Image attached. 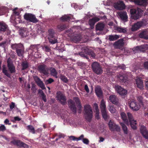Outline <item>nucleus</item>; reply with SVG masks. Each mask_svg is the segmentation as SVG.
I'll list each match as a JSON object with an SVG mask.
<instances>
[{"label":"nucleus","instance_id":"obj_1","mask_svg":"<svg viewBox=\"0 0 148 148\" xmlns=\"http://www.w3.org/2000/svg\"><path fill=\"white\" fill-rule=\"evenodd\" d=\"M85 115L86 119L90 121L92 116V112L91 108L89 105H86L84 106Z\"/></svg>","mask_w":148,"mask_h":148},{"label":"nucleus","instance_id":"obj_2","mask_svg":"<svg viewBox=\"0 0 148 148\" xmlns=\"http://www.w3.org/2000/svg\"><path fill=\"white\" fill-rule=\"evenodd\" d=\"M92 67L93 71L96 74L100 75L102 73L103 70L98 63L94 62L92 64Z\"/></svg>","mask_w":148,"mask_h":148},{"label":"nucleus","instance_id":"obj_3","mask_svg":"<svg viewBox=\"0 0 148 148\" xmlns=\"http://www.w3.org/2000/svg\"><path fill=\"white\" fill-rule=\"evenodd\" d=\"M100 108L103 117L105 120H106L108 118V115L106 110L105 102L103 99L101 101Z\"/></svg>","mask_w":148,"mask_h":148},{"label":"nucleus","instance_id":"obj_4","mask_svg":"<svg viewBox=\"0 0 148 148\" xmlns=\"http://www.w3.org/2000/svg\"><path fill=\"white\" fill-rule=\"evenodd\" d=\"M141 10L138 9L137 10L135 9H131L130 10L132 17L133 19H137L139 18L141 16Z\"/></svg>","mask_w":148,"mask_h":148},{"label":"nucleus","instance_id":"obj_5","mask_svg":"<svg viewBox=\"0 0 148 148\" xmlns=\"http://www.w3.org/2000/svg\"><path fill=\"white\" fill-rule=\"evenodd\" d=\"M127 114L131 127L133 129H136V121L134 119L130 113L128 112Z\"/></svg>","mask_w":148,"mask_h":148},{"label":"nucleus","instance_id":"obj_6","mask_svg":"<svg viewBox=\"0 0 148 148\" xmlns=\"http://www.w3.org/2000/svg\"><path fill=\"white\" fill-rule=\"evenodd\" d=\"M24 18L27 20L33 23H36L38 21L35 16L30 14H25L24 15Z\"/></svg>","mask_w":148,"mask_h":148},{"label":"nucleus","instance_id":"obj_7","mask_svg":"<svg viewBox=\"0 0 148 148\" xmlns=\"http://www.w3.org/2000/svg\"><path fill=\"white\" fill-rule=\"evenodd\" d=\"M129 103L130 108L133 110H138L140 108V106L139 104L135 101L132 100Z\"/></svg>","mask_w":148,"mask_h":148},{"label":"nucleus","instance_id":"obj_8","mask_svg":"<svg viewBox=\"0 0 148 148\" xmlns=\"http://www.w3.org/2000/svg\"><path fill=\"white\" fill-rule=\"evenodd\" d=\"M57 97L58 100L61 102V103L64 105L66 102V97L64 95L60 92H58L57 93Z\"/></svg>","mask_w":148,"mask_h":148},{"label":"nucleus","instance_id":"obj_9","mask_svg":"<svg viewBox=\"0 0 148 148\" xmlns=\"http://www.w3.org/2000/svg\"><path fill=\"white\" fill-rule=\"evenodd\" d=\"M113 6L116 9L119 10H123L125 8V4L122 1H119L114 3Z\"/></svg>","mask_w":148,"mask_h":148},{"label":"nucleus","instance_id":"obj_10","mask_svg":"<svg viewBox=\"0 0 148 148\" xmlns=\"http://www.w3.org/2000/svg\"><path fill=\"white\" fill-rule=\"evenodd\" d=\"M38 70L40 73L45 75H47L49 74V68L45 65H40L38 66Z\"/></svg>","mask_w":148,"mask_h":148},{"label":"nucleus","instance_id":"obj_11","mask_svg":"<svg viewBox=\"0 0 148 148\" xmlns=\"http://www.w3.org/2000/svg\"><path fill=\"white\" fill-rule=\"evenodd\" d=\"M115 89L117 92L121 95H124L127 93V90L119 86H116Z\"/></svg>","mask_w":148,"mask_h":148},{"label":"nucleus","instance_id":"obj_12","mask_svg":"<svg viewBox=\"0 0 148 148\" xmlns=\"http://www.w3.org/2000/svg\"><path fill=\"white\" fill-rule=\"evenodd\" d=\"M124 45V42L123 39H120L115 42L113 44L114 47L116 49H121Z\"/></svg>","mask_w":148,"mask_h":148},{"label":"nucleus","instance_id":"obj_13","mask_svg":"<svg viewBox=\"0 0 148 148\" xmlns=\"http://www.w3.org/2000/svg\"><path fill=\"white\" fill-rule=\"evenodd\" d=\"M140 132L143 136L148 140V132L146 127L144 126H141L140 129Z\"/></svg>","mask_w":148,"mask_h":148},{"label":"nucleus","instance_id":"obj_14","mask_svg":"<svg viewBox=\"0 0 148 148\" xmlns=\"http://www.w3.org/2000/svg\"><path fill=\"white\" fill-rule=\"evenodd\" d=\"M12 143L14 145L20 147H23L25 148H28V146L25 143L21 142L19 140H14Z\"/></svg>","mask_w":148,"mask_h":148},{"label":"nucleus","instance_id":"obj_15","mask_svg":"<svg viewBox=\"0 0 148 148\" xmlns=\"http://www.w3.org/2000/svg\"><path fill=\"white\" fill-rule=\"evenodd\" d=\"M8 66L9 69L11 73L15 72V68L12 64V60L10 58H9L7 60Z\"/></svg>","mask_w":148,"mask_h":148},{"label":"nucleus","instance_id":"obj_16","mask_svg":"<svg viewBox=\"0 0 148 148\" xmlns=\"http://www.w3.org/2000/svg\"><path fill=\"white\" fill-rule=\"evenodd\" d=\"M118 15L121 19L124 22L127 21L128 16L126 12L122 11L119 12Z\"/></svg>","mask_w":148,"mask_h":148},{"label":"nucleus","instance_id":"obj_17","mask_svg":"<svg viewBox=\"0 0 148 148\" xmlns=\"http://www.w3.org/2000/svg\"><path fill=\"white\" fill-rule=\"evenodd\" d=\"M19 48L16 50L18 55L20 57H22L24 53V48L22 44H20Z\"/></svg>","mask_w":148,"mask_h":148},{"label":"nucleus","instance_id":"obj_18","mask_svg":"<svg viewBox=\"0 0 148 148\" xmlns=\"http://www.w3.org/2000/svg\"><path fill=\"white\" fill-rule=\"evenodd\" d=\"M99 19L97 17H94L92 19H90L89 20L88 23L89 25L90 26L91 29H92L93 28V26L95 25V23L99 21Z\"/></svg>","mask_w":148,"mask_h":148},{"label":"nucleus","instance_id":"obj_19","mask_svg":"<svg viewBox=\"0 0 148 148\" xmlns=\"http://www.w3.org/2000/svg\"><path fill=\"white\" fill-rule=\"evenodd\" d=\"M136 83L137 87L140 90L143 88V81L140 78H137L136 80Z\"/></svg>","mask_w":148,"mask_h":148},{"label":"nucleus","instance_id":"obj_20","mask_svg":"<svg viewBox=\"0 0 148 148\" xmlns=\"http://www.w3.org/2000/svg\"><path fill=\"white\" fill-rule=\"evenodd\" d=\"M80 55L82 57L86 58L88 60V55L93 58H95V54L92 51L90 52L87 54L86 55H85V54H84L83 53H81L80 54Z\"/></svg>","mask_w":148,"mask_h":148},{"label":"nucleus","instance_id":"obj_21","mask_svg":"<svg viewBox=\"0 0 148 148\" xmlns=\"http://www.w3.org/2000/svg\"><path fill=\"white\" fill-rule=\"evenodd\" d=\"M142 25V22H137L132 26L131 29L133 31L137 30Z\"/></svg>","mask_w":148,"mask_h":148},{"label":"nucleus","instance_id":"obj_22","mask_svg":"<svg viewBox=\"0 0 148 148\" xmlns=\"http://www.w3.org/2000/svg\"><path fill=\"white\" fill-rule=\"evenodd\" d=\"M135 49L138 51L144 52L148 49V45L147 44H145L140 46H137L136 47Z\"/></svg>","mask_w":148,"mask_h":148},{"label":"nucleus","instance_id":"obj_23","mask_svg":"<svg viewBox=\"0 0 148 148\" xmlns=\"http://www.w3.org/2000/svg\"><path fill=\"white\" fill-rule=\"evenodd\" d=\"M68 103L71 109L74 113L76 112V108L74 102L71 99L68 101Z\"/></svg>","mask_w":148,"mask_h":148},{"label":"nucleus","instance_id":"obj_24","mask_svg":"<svg viewBox=\"0 0 148 148\" xmlns=\"http://www.w3.org/2000/svg\"><path fill=\"white\" fill-rule=\"evenodd\" d=\"M131 1L134 2L136 4L144 6L147 2V0H131Z\"/></svg>","mask_w":148,"mask_h":148},{"label":"nucleus","instance_id":"obj_25","mask_svg":"<svg viewBox=\"0 0 148 148\" xmlns=\"http://www.w3.org/2000/svg\"><path fill=\"white\" fill-rule=\"evenodd\" d=\"M20 35L23 37H26L28 35V32L26 28H23L20 30Z\"/></svg>","mask_w":148,"mask_h":148},{"label":"nucleus","instance_id":"obj_26","mask_svg":"<svg viewBox=\"0 0 148 148\" xmlns=\"http://www.w3.org/2000/svg\"><path fill=\"white\" fill-rule=\"evenodd\" d=\"M93 107L95 109V117L97 119H98L99 118V112L97 104L96 103H95L94 104Z\"/></svg>","mask_w":148,"mask_h":148},{"label":"nucleus","instance_id":"obj_27","mask_svg":"<svg viewBox=\"0 0 148 148\" xmlns=\"http://www.w3.org/2000/svg\"><path fill=\"white\" fill-rule=\"evenodd\" d=\"M115 29L120 33H125L127 31L126 28L123 27L119 26H116L115 27Z\"/></svg>","mask_w":148,"mask_h":148},{"label":"nucleus","instance_id":"obj_28","mask_svg":"<svg viewBox=\"0 0 148 148\" xmlns=\"http://www.w3.org/2000/svg\"><path fill=\"white\" fill-rule=\"evenodd\" d=\"M109 100L113 104H117L118 99L115 95H111L109 97Z\"/></svg>","mask_w":148,"mask_h":148},{"label":"nucleus","instance_id":"obj_29","mask_svg":"<svg viewBox=\"0 0 148 148\" xmlns=\"http://www.w3.org/2000/svg\"><path fill=\"white\" fill-rule=\"evenodd\" d=\"M96 95L99 97H101L102 95V92L99 86H97L95 89Z\"/></svg>","mask_w":148,"mask_h":148},{"label":"nucleus","instance_id":"obj_30","mask_svg":"<svg viewBox=\"0 0 148 148\" xmlns=\"http://www.w3.org/2000/svg\"><path fill=\"white\" fill-rule=\"evenodd\" d=\"M7 25L4 22H0V31L4 32L7 29Z\"/></svg>","mask_w":148,"mask_h":148},{"label":"nucleus","instance_id":"obj_31","mask_svg":"<svg viewBox=\"0 0 148 148\" xmlns=\"http://www.w3.org/2000/svg\"><path fill=\"white\" fill-rule=\"evenodd\" d=\"M82 38L80 35H75L73 37H72L71 38L75 42H77L79 41Z\"/></svg>","mask_w":148,"mask_h":148},{"label":"nucleus","instance_id":"obj_32","mask_svg":"<svg viewBox=\"0 0 148 148\" xmlns=\"http://www.w3.org/2000/svg\"><path fill=\"white\" fill-rule=\"evenodd\" d=\"M121 117L124 122L127 125H129V122L126 115L124 112H122L121 113Z\"/></svg>","mask_w":148,"mask_h":148},{"label":"nucleus","instance_id":"obj_33","mask_svg":"<svg viewBox=\"0 0 148 148\" xmlns=\"http://www.w3.org/2000/svg\"><path fill=\"white\" fill-rule=\"evenodd\" d=\"M40 47L39 45H32L30 47V49L35 52L38 51V49Z\"/></svg>","mask_w":148,"mask_h":148},{"label":"nucleus","instance_id":"obj_34","mask_svg":"<svg viewBox=\"0 0 148 148\" xmlns=\"http://www.w3.org/2000/svg\"><path fill=\"white\" fill-rule=\"evenodd\" d=\"M104 27V25L102 23H99L96 26V29L97 30L99 31L102 30Z\"/></svg>","mask_w":148,"mask_h":148},{"label":"nucleus","instance_id":"obj_35","mask_svg":"<svg viewBox=\"0 0 148 148\" xmlns=\"http://www.w3.org/2000/svg\"><path fill=\"white\" fill-rule=\"evenodd\" d=\"M118 77L121 81L124 82L125 83L126 82L127 79V76L125 75H120L118 76Z\"/></svg>","mask_w":148,"mask_h":148},{"label":"nucleus","instance_id":"obj_36","mask_svg":"<svg viewBox=\"0 0 148 148\" xmlns=\"http://www.w3.org/2000/svg\"><path fill=\"white\" fill-rule=\"evenodd\" d=\"M74 100L76 102V103L77 104H78V108H79V110L78 112L80 113L81 112V108L82 107V106L80 103V101L79 98L78 97L74 98Z\"/></svg>","mask_w":148,"mask_h":148},{"label":"nucleus","instance_id":"obj_37","mask_svg":"<svg viewBox=\"0 0 148 148\" xmlns=\"http://www.w3.org/2000/svg\"><path fill=\"white\" fill-rule=\"evenodd\" d=\"M50 71L51 75L56 78H57L58 73L56 70L54 68H51L50 69Z\"/></svg>","mask_w":148,"mask_h":148},{"label":"nucleus","instance_id":"obj_38","mask_svg":"<svg viewBox=\"0 0 148 148\" xmlns=\"http://www.w3.org/2000/svg\"><path fill=\"white\" fill-rule=\"evenodd\" d=\"M120 124L122 126L124 133L125 134H127L128 132V130L127 126L123 123H120Z\"/></svg>","mask_w":148,"mask_h":148},{"label":"nucleus","instance_id":"obj_39","mask_svg":"<svg viewBox=\"0 0 148 148\" xmlns=\"http://www.w3.org/2000/svg\"><path fill=\"white\" fill-rule=\"evenodd\" d=\"M119 37V36L116 35H111L109 36V39L110 41H114L118 39Z\"/></svg>","mask_w":148,"mask_h":148},{"label":"nucleus","instance_id":"obj_40","mask_svg":"<svg viewBox=\"0 0 148 148\" xmlns=\"http://www.w3.org/2000/svg\"><path fill=\"white\" fill-rule=\"evenodd\" d=\"M71 18L70 16L68 15H65L62 16L60 18V20L62 21H67Z\"/></svg>","mask_w":148,"mask_h":148},{"label":"nucleus","instance_id":"obj_41","mask_svg":"<svg viewBox=\"0 0 148 148\" xmlns=\"http://www.w3.org/2000/svg\"><path fill=\"white\" fill-rule=\"evenodd\" d=\"M49 42L51 43L54 44L57 42V39L56 38L53 37H48Z\"/></svg>","mask_w":148,"mask_h":148},{"label":"nucleus","instance_id":"obj_42","mask_svg":"<svg viewBox=\"0 0 148 148\" xmlns=\"http://www.w3.org/2000/svg\"><path fill=\"white\" fill-rule=\"evenodd\" d=\"M2 71L5 75L8 77H10V75L8 72V71L6 69L5 66H3Z\"/></svg>","mask_w":148,"mask_h":148},{"label":"nucleus","instance_id":"obj_43","mask_svg":"<svg viewBox=\"0 0 148 148\" xmlns=\"http://www.w3.org/2000/svg\"><path fill=\"white\" fill-rule=\"evenodd\" d=\"M27 127V130L30 132H31L33 134L35 133L34 128L33 126L32 125H28Z\"/></svg>","mask_w":148,"mask_h":148},{"label":"nucleus","instance_id":"obj_44","mask_svg":"<svg viewBox=\"0 0 148 148\" xmlns=\"http://www.w3.org/2000/svg\"><path fill=\"white\" fill-rule=\"evenodd\" d=\"M21 65L22 67V70H24L26 69L28 66V63L26 62H23L21 64Z\"/></svg>","mask_w":148,"mask_h":148},{"label":"nucleus","instance_id":"obj_45","mask_svg":"<svg viewBox=\"0 0 148 148\" xmlns=\"http://www.w3.org/2000/svg\"><path fill=\"white\" fill-rule=\"evenodd\" d=\"M48 32L49 33L48 37H54V32L53 29H49L48 31Z\"/></svg>","mask_w":148,"mask_h":148},{"label":"nucleus","instance_id":"obj_46","mask_svg":"<svg viewBox=\"0 0 148 148\" xmlns=\"http://www.w3.org/2000/svg\"><path fill=\"white\" fill-rule=\"evenodd\" d=\"M116 124L110 120L109 123L108 125L110 130H113V128Z\"/></svg>","mask_w":148,"mask_h":148},{"label":"nucleus","instance_id":"obj_47","mask_svg":"<svg viewBox=\"0 0 148 148\" xmlns=\"http://www.w3.org/2000/svg\"><path fill=\"white\" fill-rule=\"evenodd\" d=\"M108 110L112 113H115L116 111V109L113 106H110Z\"/></svg>","mask_w":148,"mask_h":148},{"label":"nucleus","instance_id":"obj_48","mask_svg":"<svg viewBox=\"0 0 148 148\" xmlns=\"http://www.w3.org/2000/svg\"><path fill=\"white\" fill-rule=\"evenodd\" d=\"M14 44L11 45V47L13 49H16V50L19 48L20 44Z\"/></svg>","mask_w":148,"mask_h":148},{"label":"nucleus","instance_id":"obj_49","mask_svg":"<svg viewBox=\"0 0 148 148\" xmlns=\"http://www.w3.org/2000/svg\"><path fill=\"white\" fill-rule=\"evenodd\" d=\"M38 85L42 89L44 90L45 89V85L42 82V81H41L38 84Z\"/></svg>","mask_w":148,"mask_h":148},{"label":"nucleus","instance_id":"obj_50","mask_svg":"<svg viewBox=\"0 0 148 148\" xmlns=\"http://www.w3.org/2000/svg\"><path fill=\"white\" fill-rule=\"evenodd\" d=\"M113 128V130H111V131H113L116 130L117 131L119 132V131L120 130L119 127L116 124L114 125V127Z\"/></svg>","mask_w":148,"mask_h":148},{"label":"nucleus","instance_id":"obj_51","mask_svg":"<svg viewBox=\"0 0 148 148\" xmlns=\"http://www.w3.org/2000/svg\"><path fill=\"white\" fill-rule=\"evenodd\" d=\"M61 79L65 82L66 83L68 82V79L66 77L64 76L61 75L60 76Z\"/></svg>","mask_w":148,"mask_h":148},{"label":"nucleus","instance_id":"obj_52","mask_svg":"<svg viewBox=\"0 0 148 148\" xmlns=\"http://www.w3.org/2000/svg\"><path fill=\"white\" fill-rule=\"evenodd\" d=\"M54 82V80L52 78H49L45 81V84H50Z\"/></svg>","mask_w":148,"mask_h":148},{"label":"nucleus","instance_id":"obj_53","mask_svg":"<svg viewBox=\"0 0 148 148\" xmlns=\"http://www.w3.org/2000/svg\"><path fill=\"white\" fill-rule=\"evenodd\" d=\"M45 51L49 52L51 51V49L48 46H45L42 48Z\"/></svg>","mask_w":148,"mask_h":148},{"label":"nucleus","instance_id":"obj_54","mask_svg":"<svg viewBox=\"0 0 148 148\" xmlns=\"http://www.w3.org/2000/svg\"><path fill=\"white\" fill-rule=\"evenodd\" d=\"M34 79L37 84L41 81L40 79L37 76L34 77Z\"/></svg>","mask_w":148,"mask_h":148},{"label":"nucleus","instance_id":"obj_55","mask_svg":"<svg viewBox=\"0 0 148 148\" xmlns=\"http://www.w3.org/2000/svg\"><path fill=\"white\" fill-rule=\"evenodd\" d=\"M34 57L37 58H38L41 57L40 54L38 52V51L35 52V54H34Z\"/></svg>","mask_w":148,"mask_h":148},{"label":"nucleus","instance_id":"obj_56","mask_svg":"<svg viewBox=\"0 0 148 148\" xmlns=\"http://www.w3.org/2000/svg\"><path fill=\"white\" fill-rule=\"evenodd\" d=\"M6 130V127L4 125H2L0 126V131L3 132L5 130Z\"/></svg>","mask_w":148,"mask_h":148},{"label":"nucleus","instance_id":"obj_57","mask_svg":"<svg viewBox=\"0 0 148 148\" xmlns=\"http://www.w3.org/2000/svg\"><path fill=\"white\" fill-rule=\"evenodd\" d=\"M83 143L86 144H88L89 143V140L88 139L84 138L82 140Z\"/></svg>","mask_w":148,"mask_h":148},{"label":"nucleus","instance_id":"obj_58","mask_svg":"<svg viewBox=\"0 0 148 148\" xmlns=\"http://www.w3.org/2000/svg\"><path fill=\"white\" fill-rule=\"evenodd\" d=\"M145 33L144 32L141 33L139 35V37L141 38H145L146 36Z\"/></svg>","mask_w":148,"mask_h":148},{"label":"nucleus","instance_id":"obj_59","mask_svg":"<svg viewBox=\"0 0 148 148\" xmlns=\"http://www.w3.org/2000/svg\"><path fill=\"white\" fill-rule=\"evenodd\" d=\"M69 138L71 140L77 141V138L73 136H71L69 137Z\"/></svg>","mask_w":148,"mask_h":148},{"label":"nucleus","instance_id":"obj_60","mask_svg":"<svg viewBox=\"0 0 148 148\" xmlns=\"http://www.w3.org/2000/svg\"><path fill=\"white\" fill-rule=\"evenodd\" d=\"M144 66L145 69H148V61L145 62H144Z\"/></svg>","mask_w":148,"mask_h":148},{"label":"nucleus","instance_id":"obj_61","mask_svg":"<svg viewBox=\"0 0 148 148\" xmlns=\"http://www.w3.org/2000/svg\"><path fill=\"white\" fill-rule=\"evenodd\" d=\"M84 89L87 93L89 92V90L87 85L86 84L85 85Z\"/></svg>","mask_w":148,"mask_h":148},{"label":"nucleus","instance_id":"obj_62","mask_svg":"<svg viewBox=\"0 0 148 148\" xmlns=\"http://www.w3.org/2000/svg\"><path fill=\"white\" fill-rule=\"evenodd\" d=\"M4 123L5 124H8V125H10L11 123H10V121L8 119H6L4 121Z\"/></svg>","mask_w":148,"mask_h":148},{"label":"nucleus","instance_id":"obj_63","mask_svg":"<svg viewBox=\"0 0 148 148\" xmlns=\"http://www.w3.org/2000/svg\"><path fill=\"white\" fill-rule=\"evenodd\" d=\"M15 106V103L13 102H12L11 104L10 105V109H12Z\"/></svg>","mask_w":148,"mask_h":148},{"label":"nucleus","instance_id":"obj_64","mask_svg":"<svg viewBox=\"0 0 148 148\" xmlns=\"http://www.w3.org/2000/svg\"><path fill=\"white\" fill-rule=\"evenodd\" d=\"M41 96L42 97V99L44 101H45V102H46L47 100L46 98V96L45 95V94H43V95H41Z\"/></svg>","mask_w":148,"mask_h":148}]
</instances>
